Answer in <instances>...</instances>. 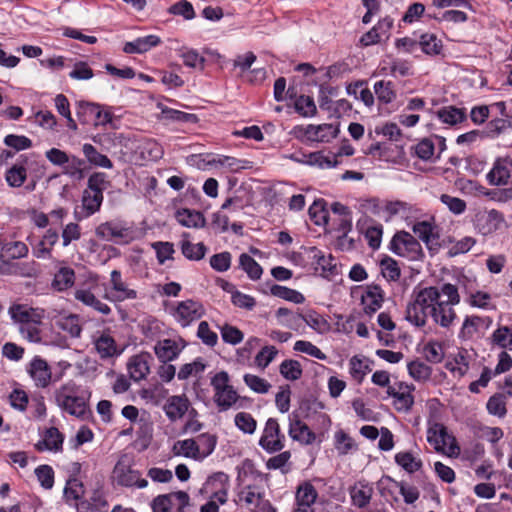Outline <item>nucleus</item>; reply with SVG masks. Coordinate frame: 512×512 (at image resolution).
Returning a JSON list of instances; mask_svg holds the SVG:
<instances>
[{
	"label": "nucleus",
	"instance_id": "nucleus-12",
	"mask_svg": "<svg viewBox=\"0 0 512 512\" xmlns=\"http://www.w3.org/2000/svg\"><path fill=\"white\" fill-rule=\"evenodd\" d=\"M189 407L190 402L185 395H172L167 398L163 410L167 418L175 422L187 413Z\"/></svg>",
	"mask_w": 512,
	"mask_h": 512
},
{
	"label": "nucleus",
	"instance_id": "nucleus-15",
	"mask_svg": "<svg viewBox=\"0 0 512 512\" xmlns=\"http://www.w3.org/2000/svg\"><path fill=\"white\" fill-rule=\"evenodd\" d=\"M384 301V293L379 285H368L361 296V302L366 314H373L379 310Z\"/></svg>",
	"mask_w": 512,
	"mask_h": 512
},
{
	"label": "nucleus",
	"instance_id": "nucleus-62",
	"mask_svg": "<svg viewBox=\"0 0 512 512\" xmlns=\"http://www.w3.org/2000/svg\"><path fill=\"white\" fill-rule=\"evenodd\" d=\"M235 425L242 432L253 434L256 430L257 422L251 414L239 412L235 416Z\"/></svg>",
	"mask_w": 512,
	"mask_h": 512
},
{
	"label": "nucleus",
	"instance_id": "nucleus-64",
	"mask_svg": "<svg viewBox=\"0 0 512 512\" xmlns=\"http://www.w3.org/2000/svg\"><path fill=\"white\" fill-rule=\"evenodd\" d=\"M309 215L316 225L326 224L328 211L325 209V201H315L309 208Z\"/></svg>",
	"mask_w": 512,
	"mask_h": 512
},
{
	"label": "nucleus",
	"instance_id": "nucleus-13",
	"mask_svg": "<svg viewBox=\"0 0 512 512\" xmlns=\"http://www.w3.org/2000/svg\"><path fill=\"white\" fill-rule=\"evenodd\" d=\"M511 168L512 164L506 159L498 158L486 175L488 183L493 186L507 185L511 177Z\"/></svg>",
	"mask_w": 512,
	"mask_h": 512
},
{
	"label": "nucleus",
	"instance_id": "nucleus-19",
	"mask_svg": "<svg viewBox=\"0 0 512 512\" xmlns=\"http://www.w3.org/2000/svg\"><path fill=\"white\" fill-rule=\"evenodd\" d=\"M96 236L100 239L111 241L113 239H123L128 236V228L120 223L108 221L101 223L95 230Z\"/></svg>",
	"mask_w": 512,
	"mask_h": 512
},
{
	"label": "nucleus",
	"instance_id": "nucleus-28",
	"mask_svg": "<svg viewBox=\"0 0 512 512\" xmlns=\"http://www.w3.org/2000/svg\"><path fill=\"white\" fill-rule=\"evenodd\" d=\"M77 396H79V387L72 380L62 384L54 391L55 402L58 406L67 405L69 401Z\"/></svg>",
	"mask_w": 512,
	"mask_h": 512
},
{
	"label": "nucleus",
	"instance_id": "nucleus-38",
	"mask_svg": "<svg viewBox=\"0 0 512 512\" xmlns=\"http://www.w3.org/2000/svg\"><path fill=\"white\" fill-rule=\"evenodd\" d=\"M270 292L275 297L293 302L295 304H302L305 301V297L302 293L286 286L274 284L270 288Z\"/></svg>",
	"mask_w": 512,
	"mask_h": 512
},
{
	"label": "nucleus",
	"instance_id": "nucleus-18",
	"mask_svg": "<svg viewBox=\"0 0 512 512\" xmlns=\"http://www.w3.org/2000/svg\"><path fill=\"white\" fill-rule=\"evenodd\" d=\"M182 351V347L173 339H163L154 346V352L160 362H171L175 360Z\"/></svg>",
	"mask_w": 512,
	"mask_h": 512
},
{
	"label": "nucleus",
	"instance_id": "nucleus-61",
	"mask_svg": "<svg viewBox=\"0 0 512 512\" xmlns=\"http://www.w3.org/2000/svg\"><path fill=\"white\" fill-rule=\"evenodd\" d=\"M9 314L15 322H19L21 326H24L32 322L33 309H27L21 304H14L9 308Z\"/></svg>",
	"mask_w": 512,
	"mask_h": 512
},
{
	"label": "nucleus",
	"instance_id": "nucleus-36",
	"mask_svg": "<svg viewBox=\"0 0 512 512\" xmlns=\"http://www.w3.org/2000/svg\"><path fill=\"white\" fill-rule=\"evenodd\" d=\"M374 92L379 102L392 103L396 99V91L393 82L380 80L374 84Z\"/></svg>",
	"mask_w": 512,
	"mask_h": 512
},
{
	"label": "nucleus",
	"instance_id": "nucleus-25",
	"mask_svg": "<svg viewBox=\"0 0 512 512\" xmlns=\"http://www.w3.org/2000/svg\"><path fill=\"white\" fill-rule=\"evenodd\" d=\"M512 129V118H494L484 127L485 138L495 139Z\"/></svg>",
	"mask_w": 512,
	"mask_h": 512
},
{
	"label": "nucleus",
	"instance_id": "nucleus-45",
	"mask_svg": "<svg viewBox=\"0 0 512 512\" xmlns=\"http://www.w3.org/2000/svg\"><path fill=\"white\" fill-rule=\"evenodd\" d=\"M239 398L240 396L238 395L237 391L232 388L217 396H213V401L217 405L218 410L220 412H224L232 408L237 403Z\"/></svg>",
	"mask_w": 512,
	"mask_h": 512
},
{
	"label": "nucleus",
	"instance_id": "nucleus-42",
	"mask_svg": "<svg viewBox=\"0 0 512 512\" xmlns=\"http://www.w3.org/2000/svg\"><path fill=\"white\" fill-rule=\"evenodd\" d=\"M196 445L198 446V457L199 460L208 457L214 451L217 444V437L209 433H203L196 439Z\"/></svg>",
	"mask_w": 512,
	"mask_h": 512
},
{
	"label": "nucleus",
	"instance_id": "nucleus-55",
	"mask_svg": "<svg viewBox=\"0 0 512 512\" xmlns=\"http://www.w3.org/2000/svg\"><path fill=\"white\" fill-rule=\"evenodd\" d=\"M109 186L110 182L107 180V175L103 172H95L88 178L87 190L89 191L103 194L104 190Z\"/></svg>",
	"mask_w": 512,
	"mask_h": 512
},
{
	"label": "nucleus",
	"instance_id": "nucleus-9",
	"mask_svg": "<svg viewBox=\"0 0 512 512\" xmlns=\"http://www.w3.org/2000/svg\"><path fill=\"white\" fill-rule=\"evenodd\" d=\"M28 251V246L22 241H13L0 238V261L2 262L0 265V273H9V271L5 268L9 265V263L5 261V258L12 260L20 259L26 257Z\"/></svg>",
	"mask_w": 512,
	"mask_h": 512
},
{
	"label": "nucleus",
	"instance_id": "nucleus-27",
	"mask_svg": "<svg viewBox=\"0 0 512 512\" xmlns=\"http://www.w3.org/2000/svg\"><path fill=\"white\" fill-rule=\"evenodd\" d=\"M437 117L445 124L456 125L466 120L465 109L445 106L437 111Z\"/></svg>",
	"mask_w": 512,
	"mask_h": 512
},
{
	"label": "nucleus",
	"instance_id": "nucleus-54",
	"mask_svg": "<svg viewBox=\"0 0 512 512\" xmlns=\"http://www.w3.org/2000/svg\"><path fill=\"white\" fill-rule=\"evenodd\" d=\"M206 368L205 363L201 358L195 359L191 363H186L181 366L177 376L179 380H187L193 375L201 374Z\"/></svg>",
	"mask_w": 512,
	"mask_h": 512
},
{
	"label": "nucleus",
	"instance_id": "nucleus-21",
	"mask_svg": "<svg viewBox=\"0 0 512 512\" xmlns=\"http://www.w3.org/2000/svg\"><path fill=\"white\" fill-rule=\"evenodd\" d=\"M176 220L179 224L188 228H202L206 224L204 215L195 210L179 209L175 214Z\"/></svg>",
	"mask_w": 512,
	"mask_h": 512
},
{
	"label": "nucleus",
	"instance_id": "nucleus-20",
	"mask_svg": "<svg viewBox=\"0 0 512 512\" xmlns=\"http://www.w3.org/2000/svg\"><path fill=\"white\" fill-rule=\"evenodd\" d=\"M75 279V271L71 267L61 266L54 274L51 288L58 292H64L73 287Z\"/></svg>",
	"mask_w": 512,
	"mask_h": 512
},
{
	"label": "nucleus",
	"instance_id": "nucleus-31",
	"mask_svg": "<svg viewBox=\"0 0 512 512\" xmlns=\"http://www.w3.org/2000/svg\"><path fill=\"white\" fill-rule=\"evenodd\" d=\"M85 493L84 485L77 477H69L64 488V498L68 504L78 503Z\"/></svg>",
	"mask_w": 512,
	"mask_h": 512
},
{
	"label": "nucleus",
	"instance_id": "nucleus-60",
	"mask_svg": "<svg viewBox=\"0 0 512 512\" xmlns=\"http://www.w3.org/2000/svg\"><path fill=\"white\" fill-rule=\"evenodd\" d=\"M245 384L254 392L266 394L271 388V384L257 375L245 374L243 377Z\"/></svg>",
	"mask_w": 512,
	"mask_h": 512
},
{
	"label": "nucleus",
	"instance_id": "nucleus-44",
	"mask_svg": "<svg viewBox=\"0 0 512 512\" xmlns=\"http://www.w3.org/2000/svg\"><path fill=\"white\" fill-rule=\"evenodd\" d=\"M395 462L408 473H414L422 467V461L415 458L410 452H399L395 455Z\"/></svg>",
	"mask_w": 512,
	"mask_h": 512
},
{
	"label": "nucleus",
	"instance_id": "nucleus-4",
	"mask_svg": "<svg viewBox=\"0 0 512 512\" xmlns=\"http://www.w3.org/2000/svg\"><path fill=\"white\" fill-rule=\"evenodd\" d=\"M26 372L36 388L46 389L52 382L59 380L53 377L51 366L39 355L34 356L26 366Z\"/></svg>",
	"mask_w": 512,
	"mask_h": 512
},
{
	"label": "nucleus",
	"instance_id": "nucleus-59",
	"mask_svg": "<svg viewBox=\"0 0 512 512\" xmlns=\"http://www.w3.org/2000/svg\"><path fill=\"white\" fill-rule=\"evenodd\" d=\"M381 273L388 281H397L401 272L397 262L392 258H385L380 262Z\"/></svg>",
	"mask_w": 512,
	"mask_h": 512
},
{
	"label": "nucleus",
	"instance_id": "nucleus-5",
	"mask_svg": "<svg viewBox=\"0 0 512 512\" xmlns=\"http://www.w3.org/2000/svg\"><path fill=\"white\" fill-rule=\"evenodd\" d=\"M259 446L268 453H276L284 448L285 435L281 432L277 419L269 418L266 421Z\"/></svg>",
	"mask_w": 512,
	"mask_h": 512
},
{
	"label": "nucleus",
	"instance_id": "nucleus-11",
	"mask_svg": "<svg viewBox=\"0 0 512 512\" xmlns=\"http://www.w3.org/2000/svg\"><path fill=\"white\" fill-rule=\"evenodd\" d=\"M289 436L302 444L310 445L315 439L316 435L310 430V428L302 422L298 415L291 414L289 416Z\"/></svg>",
	"mask_w": 512,
	"mask_h": 512
},
{
	"label": "nucleus",
	"instance_id": "nucleus-2",
	"mask_svg": "<svg viewBox=\"0 0 512 512\" xmlns=\"http://www.w3.org/2000/svg\"><path fill=\"white\" fill-rule=\"evenodd\" d=\"M390 250L409 261H420L425 256L420 242L406 231L395 233L390 241Z\"/></svg>",
	"mask_w": 512,
	"mask_h": 512
},
{
	"label": "nucleus",
	"instance_id": "nucleus-41",
	"mask_svg": "<svg viewBox=\"0 0 512 512\" xmlns=\"http://www.w3.org/2000/svg\"><path fill=\"white\" fill-rule=\"evenodd\" d=\"M334 446L339 455H346L350 451L357 449L354 439L343 430L335 432Z\"/></svg>",
	"mask_w": 512,
	"mask_h": 512
},
{
	"label": "nucleus",
	"instance_id": "nucleus-32",
	"mask_svg": "<svg viewBox=\"0 0 512 512\" xmlns=\"http://www.w3.org/2000/svg\"><path fill=\"white\" fill-rule=\"evenodd\" d=\"M412 389H414V387L399 383V393L394 398L393 402L396 410L407 412L412 408L414 404V397L411 394Z\"/></svg>",
	"mask_w": 512,
	"mask_h": 512
},
{
	"label": "nucleus",
	"instance_id": "nucleus-57",
	"mask_svg": "<svg viewBox=\"0 0 512 512\" xmlns=\"http://www.w3.org/2000/svg\"><path fill=\"white\" fill-rule=\"evenodd\" d=\"M278 350L275 346H264L255 356V364L264 370L277 356Z\"/></svg>",
	"mask_w": 512,
	"mask_h": 512
},
{
	"label": "nucleus",
	"instance_id": "nucleus-10",
	"mask_svg": "<svg viewBox=\"0 0 512 512\" xmlns=\"http://www.w3.org/2000/svg\"><path fill=\"white\" fill-rule=\"evenodd\" d=\"M318 498L316 488L309 481L299 484L295 493V505L293 512H314L312 505Z\"/></svg>",
	"mask_w": 512,
	"mask_h": 512
},
{
	"label": "nucleus",
	"instance_id": "nucleus-17",
	"mask_svg": "<svg viewBox=\"0 0 512 512\" xmlns=\"http://www.w3.org/2000/svg\"><path fill=\"white\" fill-rule=\"evenodd\" d=\"M63 442L64 435L59 431V429L56 427H50L46 429L43 439L35 445V448L39 452L44 450L59 452L62 451Z\"/></svg>",
	"mask_w": 512,
	"mask_h": 512
},
{
	"label": "nucleus",
	"instance_id": "nucleus-49",
	"mask_svg": "<svg viewBox=\"0 0 512 512\" xmlns=\"http://www.w3.org/2000/svg\"><path fill=\"white\" fill-rule=\"evenodd\" d=\"M55 107L57 112L67 119V126L71 130H77V124L71 116L70 104L67 97L63 94H58L55 99Z\"/></svg>",
	"mask_w": 512,
	"mask_h": 512
},
{
	"label": "nucleus",
	"instance_id": "nucleus-33",
	"mask_svg": "<svg viewBox=\"0 0 512 512\" xmlns=\"http://www.w3.org/2000/svg\"><path fill=\"white\" fill-rule=\"evenodd\" d=\"M172 452L175 456H183L186 458L199 460L198 446L196 445V440L192 438L175 442L172 448Z\"/></svg>",
	"mask_w": 512,
	"mask_h": 512
},
{
	"label": "nucleus",
	"instance_id": "nucleus-50",
	"mask_svg": "<svg viewBox=\"0 0 512 512\" xmlns=\"http://www.w3.org/2000/svg\"><path fill=\"white\" fill-rule=\"evenodd\" d=\"M294 108L303 117H312L316 114V105L312 97L301 95L295 99Z\"/></svg>",
	"mask_w": 512,
	"mask_h": 512
},
{
	"label": "nucleus",
	"instance_id": "nucleus-34",
	"mask_svg": "<svg viewBox=\"0 0 512 512\" xmlns=\"http://www.w3.org/2000/svg\"><path fill=\"white\" fill-rule=\"evenodd\" d=\"M104 196L85 189L82 195V206L85 211V217H89L100 210Z\"/></svg>",
	"mask_w": 512,
	"mask_h": 512
},
{
	"label": "nucleus",
	"instance_id": "nucleus-47",
	"mask_svg": "<svg viewBox=\"0 0 512 512\" xmlns=\"http://www.w3.org/2000/svg\"><path fill=\"white\" fill-rule=\"evenodd\" d=\"M228 478L225 473H217L207 480L206 485L208 487H214L216 482H219L221 487L213 493L212 498L216 499L220 504H224L227 501V488L225 484Z\"/></svg>",
	"mask_w": 512,
	"mask_h": 512
},
{
	"label": "nucleus",
	"instance_id": "nucleus-46",
	"mask_svg": "<svg viewBox=\"0 0 512 512\" xmlns=\"http://www.w3.org/2000/svg\"><path fill=\"white\" fill-rule=\"evenodd\" d=\"M152 249L156 253V258L159 264L163 265L167 260H173L175 253L174 245L167 241H157L151 244Z\"/></svg>",
	"mask_w": 512,
	"mask_h": 512
},
{
	"label": "nucleus",
	"instance_id": "nucleus-40",
	"mask_svg": "<svg viewBox=\"0 0 512 512\" xmlns=\"http://www.w3.org/2000/svg\"><path fill=\"white\" fill-rule=\"evenodd\" d=\"M419 45L421 46L422 51L430 56L441 54L443 49L442 41L438 39L435 34H423L420 37Z\"/></svg>",
	"mask_w": 512,
	"mask_h": 512
},
{
	"label": "nucleus",
	"instance_id": "nucleus-23",
	"mask_svg": "<svg viewBox=\"0 0 512 512\" xmlns=\"http://www.w3.org/2000/svg\"><path fill=\"white\" fill-rule=\"evenodd\" d=\"M74 297L79 302L93 308L103 315H108L111 312V308L98 299L90 290L78 289L75 291Z\"/></svg>",
	"mask_w": 512,
	"mask_h": 512
},
{
	"label": "nucleus",
	"instance_id": "nucleus-22",
	"mask_svg": "<svg viewBox=\"0 0 512 512\" xmlns=\"http://www.w3.org/2000/svg\"><path fill=\"white\" fill-rule=\"evenodd\" d=\"M94 345L101 359H107L120 354L114 338L108 333H101L94 340Z\"/></svg>",
	"mask_w": 512,
	"mask_h": 512
},
{
	"label": "nucleus",
	"instance_id": "nucleus-6",
	"mask_svg": "<svg viewBox=\"0 0 512 512\" xmlns=\"http://www.w3.org/2000/svg\"><path fill=\"white\" fill-rule=\"evenodd\" d=\"M503 223L502 213L495 209L479 211L475 214L473 220L475 230L483 236L496 232Z\"/></svg>",
	"mask_w": 512,
	"mask_h": 512
},
{
	"label": "nucleus",
	"instance_id": "nucleus-3",
	"mask_svg": "<svg viewBox=\"0 0 512 512\" xmlns=\"http://www.w3.org/2000/svg\"><path fill=\"white\" fill-rule=\"evenodd\" d=\"M114 481L123 487L145 488L148 485V481L141 478V473L137 470L132 469L130 459L127 455H122L113 469Z\"/></svg>",
	"mask_w": 512,
	"mask_h": 512
},
{
	"label": "nucleus",
	"instance_id": "nucleus-39",
	"mask_svg": "<svg viewBox=\"0 0 512 512\" xmlns=\"http://www.w3.org/2000/svg\"><path fill=\"white\" fill-rule=\"evenodd\" d=\"M66 413L77 418L84 419L88 411L87 401L84 396L79 395L67 403V405H59Z\"/></svg>",
	"mask_w": 512,
	"mask_h": 512
},
{
	"label": "nucleus",
	"instance_id": "nucleus-16",
	"mask_svg": "<svg viewBox=\"0 0 512 512\" xmlns=\"http://www.w3.org/2000/svg\"><path fill=\"white\" fill-rule=\"evenodd\" d=\"M29 158L21 155L18 161L13 164L5 173V180L10 187H21L27 179V169Z\"/></svg>",
	"mask_w": 512,
	"mask_h": 512
},
{
	"label": "nucleus",
	"instance_id": "nucleus-1",
	"mask_svg": "<svg viewBox=\"0 0 512 512\" xmlns=\"http://www.w3.org/2000/svg\"><path fill=\"white\" fill-rule=\"evenodd\" d=\"M459 303L458 288L453 284L445 283L440 288H416L406 307V320L417 327H423L430 317L435 324L449 328L456 319L453 306Z\"/></svg>",
	"mask_w": 512,
	"mask_h": 512
},
{
	"label": "nucleus",
	"instance_id": "nucleus-63",
	"mask_svg": "<svg viewBox=\"0 0 512 512\" xmlns=\"http://www.w3.org/2000/svg\"><path fill=\"white\" fill-rule=\"evenodd\" d=\"M35 475L40 483V485L49 490L54 485V471L51 466L43 464L38 466L35 469Z\"/></svg>",
	"mask_w": 512,
	"mask_h": 512
},
{
	"label": "nucleus",
	"instance_id": "nucleus-53",
	"mask_svg": "<svg viewBox=\"0 0 512 512\" xmlns=\"http://www.w3.org/2000/svg\"><path fill=\"white\" fill-rule=\"evenodd\" d=\"M222 340L231 345H237L244 339V333L236 326L224 324L220 327Z\"/></svg>",
	"mask_w": 512,
	"mask_h": 512
},
{
	"label": "nucleus",
	"instance_id": "nucleus-26",
	"mask_svg": "<svg viewBox=\"0 0 512 512\" xmlns=\"http://www.w3.org/2000/svg\"><path fill=\"white\" fill-rule=\"evenodd\" d=\"M275 316L278 320V323L282 326H285L289 329L298 331L302 328V314L294 313L285 307H280L275 313Z\"/></svg>",
	"mask_w": 512,
	"mask_h": 512
},
{
	"label": "nucleus",
	"instance_id": "nucleus-14",
	"mask_svg": "<svg viewBox=\"0 0 512 512\" xmlns=\"http://www.w3.org/2000/svg\"><path fill=\"white\" fill-rule=\"evenodd\" d=\"M152 356L149 353L134 355L128 362V372L134 381H140L146 378L150 373V361Z\"/></svg>",
	"mask_w": 512,
	"mask_h": 512
},
{
	"label": "nucleus",
	"instance_id": "nucleus-24",
	"mask_svg": "<svg viewBox=\"0 0 512 512\" xmlns=\"http://www.w3.org/2000/svg\"><path fill=\"white\" fill-rule=\"evenodd\" d=\"M182 237L183 239L180 242V248L183 256L186 259L191 261H199L205 257L207 247L204 245V243L200 242L193 244L188 239V233H184Z\"/></svg>",
	"mask_w": 512,
	"mask_h": 512
},
{
	"label": "nucleus",
	"instance_id": "nucleus-51",
	"mask_svg": "<svg viewBox=\"0 0 512 512\" xmlns=\"http://www.w3.org/2000/svg\"><path fill=\"white\" fill-rule=\"evenodd\" d=\"M99 113L100 105L98 104L86 101H79L77 104L76 114L82 123H88L95 115H99Z\"/></svg>",
	"mask_w": 512,
	"mask_h": 512
},
{
	"label": "nucleus",
	"instance_id": "nucleus-29",
	"mask_svg": "<svg viewBox=\"0 0 512 512\" xmlns=\"http://www.w3.org/2000/svg\"><path fill=\"white\" fill-rule=\"evenodd\" d=\"M82 151L90 164L106 169L113 168L112 161L106 155L98 152L92 144L85 143Z\"/></svg>",
	"mask_w": 512,
	"mask_h": 512
},
{
	"label": "nucleus",
	"instance_id": "nucleus-43",
	"mask_svg": "<svg viewBox=\"0 0 512 512\" xmlns=\"http://www.w3.org/2000/svg\"><path fill=\"white\" fill-rule=\"evenodd\" d=\"M280 374L287 380L296 381L301 378L303 370L297 360H284L279 366Z\"/></svg>",
	"mask_w": 512,
	"mask_h": 512
},
{
	"label": "nucleus",
	"instance_id": "nucleus-35",
	"mask_svg": "<svg viewBox=\"0 0 512 512\" xmlns=\"http://www.w3.org/2000/svg\"><path fill=\"white\" fill-rule=\"evenodd\" d=\"M493 345L505 350H512V326H499L491 335Z\"/></svg>",
	"mask_w": 512,
	"mask_h": 512
},
{
	"label": "nucleus",
	"instance_id": "nucleus-8",
	"mask_svg": "<svg viewBox=\"0 0 512 512\" xmlns=\"http://www.w3.org/2000/svg\"><path fill=\"white\" fill-rule=\"evenodd\" d=\"M111 289L106 292L105 298L112 302H123L137 298V291L128 287L123 281L119 270H113L110 274Z\"/></svg>",
	"mask_w": 512,
	"mask_h": 512
},
{
	"label": "nucleus",
	"instance_id": "nucleus-37",
	"mask_svg": "<svg viewBox=\"0 0 512 512\" xmlns=\"http://www.w3.org/2000/svg\"><path fill=\"white\" fill-rule=\"evenodd\" d=\"M239 266L246 272L251 280H258L262 276L263 269L260 264L246 253L240 255Z\"/></svg>",
	"mask_w": 512,
	"mask_h": 512
},
{
	"label": "nucleus",
	"instance_id": "nucleus-56",
	"mask_svg": "<svg viewBox=\"0 0 512 512\" xmlns=\"http://www.w3.org/2000/svg\"><path fill=\"white\" fill-rule=\"evenodd\" d=\"M58 325L63 331L67 332L73 338L79 337L82 332V327L77 315H69L62 318L58 322Z\"/></svg>",
	"mask_w": 512,
	"mask_h": 512
},
{
	"label": "nucleus",
	"instance_id": "nucleus-48",
	"mask_svg": "<svg viewBox=\"0 0 512 512\" xmlns=\"http://www.w3.org/2000/svg\"><path fill=\"white\" fill-rule=\"evenodd\" d=\"M407 368L409 375L416 381H426L431 377V367L422 361H411Z\"/></svg>",
	"mask_w": 512,
	"mask_h": 512
},
{
	"label": "nucleus",
	"instance_id": "nucleus-58",
	"mask_svg": "<svg viewBox=\"0 0 512 512\" xmlns=\"http://www.w3.org/2000/svg\"><path fill=\"white\" fill-rule=\"evenodd\" d=\"M211 386L214 390V395L217 396L223 392L228 391L229 389L234 388L230 385V377L226 371H220L216 373L210 381Z\"/></svg>",
	"mask_w": 512,
	"mask_h": 512
},
{
	"label": "nucleus",
	"instance_id": "nucleus-30",
	"mask_svg": "<svg viewBox=\"0 0 512 512\" xmlns=\"http://www.w3.org/2000/svg\"><path fill=\"white\" fill-rule=\"evenodd\" d=\"M470 357L467 350H460L454 358L453 362H448L446 368L454 375L463 377L469 370Z\"/></svg>",
	"mask_w": 512,
	"mask_h": 512
},
{
	"label": "nucleus",
	"instance_id": "nucleus-7",
	"mask_svg": "<svg viewBox=\"0 0 512 512\" xmlns=\"http://www.w3.org/2000/svg\"><path fill=\"white\" fill-rule=\"evenodd\" d=\"M204 312V307L200 302L188 299L177 304L173 317L182 327H187L192 322L200 319Z\"/></svg>",
	"mask_w": 512,
	"mask_h": 512
},
{
	"label": "nucleus",
	"instance_id": "nucleus-52",
	"mask_svg": "<svg viewBox=\"0 0 512 512\" xmlns=\"http://www.w3.org/2000/svg\"><path fill=\"white\" fill-rule=\"evenodd\" d=\"M486 408L491 415L504 417L507 413L505 396L500 393L494 394L488 399Z\"/></svg>",
	"mask_w": 512,
	"mask_h": 512
}]
</instances>
